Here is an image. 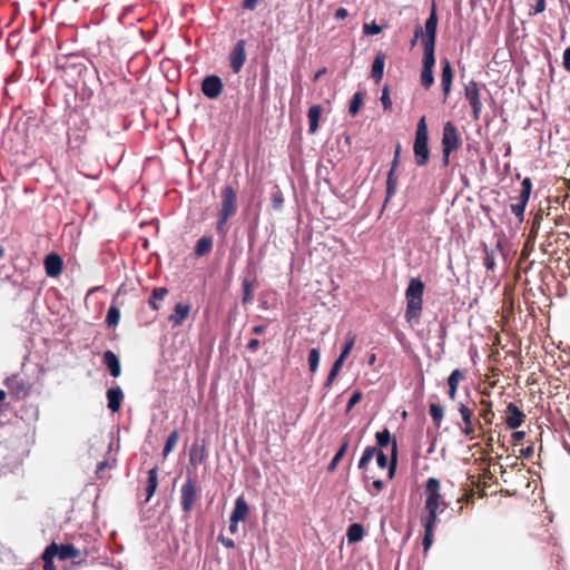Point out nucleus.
<instances>
[{
	"instance_id": "423d86ee",
	"label": "nucleus",
	"mask_w": 570,
	"mask_h": 570,
	"mask_svg": "<svg viewBox=\"0 0 570 570\" xmlns=\"http://www.w3.org/2000/svg\"><path fill=\"white\" fill-rule=\"evenodd\" d=\"M199 500V489L196 479L187 476L180 488V507L184 513L189 514Z\"/></svg>"
},
{
	"instance_id": "72a5a7b5",
	"label": "nucleus",
	"mask_w": 570,
	"mask_h": 570,
	"mask_svg": "<svg viewBox=\"0 0 570 570\" xmlns=\"http://www.w3.org/2000/svg\"><path fill=\"white\" fill-rule=\"evenodd\" d=\"M397 186V178L395 176V170L390 169L387 173L386 179V199L385 203L395 194Z\"/></svg>"
},
{
	"instance_id": "0eeeda50",
	"label": "nucleus",
	"mask_w": 570,
	"mask_h": 570,
	"mask_svg": "<svg viewBox=\"0 0 570 570\" xmlns=\"http://www.w3.org/2000/svg\"><path fill=\"white\" fill-rule=\"evenodd\" d=\"M532 191V181L529 177H525L521 183V189L519 196L517 197V203L510 205L511 212L518 218L520 223L524 219V210L527 204L530 199V195Z\"/></svg>"
},
{
	"instance_id": "f257e3e1",
	"label": "nucleus",
	"mask_w": 570,
	"mask_h": 570,
	"mask_svg": "<svg viewBox=\"0 0 570 570\" xmlns=\"http://www.w3.org/2000/svg\"><path fill=\"white\" fill-rule=\"evenodd\" d=\"M424 283L419 277L411 278L405 291L406 309L405 320L406 322L420 321L423 309V293Z\"/></svg>"
},
{
	"instance_id": "09e8293b",
	"label": "nucleus",
	"mask_w": 570,
	"mask_h": 570,
	"mask_svg": "<svg viewBox=\"0 0 570 570\" xmlns=\"http://www.w3.org/2000/svg\"><path fill=\"white\" fill-rule=\"evenodd\" d=\"M381 102H382L384 110L392 109V100L390 98V90H389L387 86H384L382 89Z\"/></svg>"
},
{
	"instance_id": "052dcab7",
	"label": "nucleus",
	"mask_w": 570,
	"mask_h": 570,
	"mask_svg": "<svg viewBox=\"0 0 570 570\" xmlns=\"http://www.w3.org/2000/svg\"><path fill=\"white\" fill-rule=\"evenodd\" d=\"M453 151L452 150H448V149H443L442 148V165L444 167H448L449 164H450V156Z\"/></svg>"
},
{
	"instance_id": "9b49d317",
	"label": "nucleus",
	"mask_w": 570,
	"mask_h": 570,
	"mask_svg": "<svg viewBox=\"0 0 570 570\" xmlns=\"http://www.w3.org/2000/svg\"><path fill=\"white\" fill-rule=\"evenodd\" d=\"M458 411L461 415L463 425L461 426V433L469 438L470 440L474 439V409L468 406L466 404L460 402L458 404Z\"/></svg>"
},
{
	"instance_id": "6e6d98bb",
	"label": "nucleus",
	"mask_w": 570,
	"mask_h": 570,
	"mask_svg": "<svg viewBox=\"0 0 570 570\" xmlns=\"http://www.w3.org/2000/svg\"><path fill=\"white\" fill-rule=\"evenodd\" d=\"M401 155V144L397 142L394 151V158L392 160L391 169L396 170V167L399 166V159Z\"/></svg>"
},
{
	"instance_id": "ea45409f",
	"label": "nucleus",
	"mask_w": 570,
	"mask_h": 570,
	"mask_svg": "<svg viewBox=\"0 0 570 570\" xmlns=\"http://www.w3.org/2000/svg\"><path fill=\"white\" fill-rule=\"evenodd\" d=\"M179 440V433L177 430H174L167 438L166 440V443H165V446H164V450H163V455L164 456H167L173 450L174 448L177 445V442Z\"/></svg>"
},
{
	"instance_id": "2eb2a0df",
	"label": "nucleus",
	"mask_w": 570,
	"mask_h": 570,
	"mask_svg": "<svg viewBox=\"0 0 570 570\" xmlns=\"http://www.w3.org/2000/svg\"><path fill=\"white\" fill-rule=\"evenodd\" d=\"M245 45V40H238L230 52V68L235 73L240 71L246 61Z\"/></svg>"
},
{
	"instance_id": "864d4df0",
	"label": "nucleus",
	"mask_w": 570,
	"mask_h": 570,
	"mask_svg": "<svg viewBox=\"0 0 570 570\" xmlns=\"http://www.w3.org/2000/svg\"><path fill=\"white\" fill-rule=\"evenodd\" d=\"M376 462H377V465L381 468V469H385V468H390V461H389V458L386 454H384L382 451H379L377 454H376Z\"/></svg>"
},
{
	"instance_id": "79ce46f5",
	"label": "nucleus",
	"mask_w": 570,
	"mask_h": 570,
	"mask_svg": "<svg viewBox=\"0 0 570 570\" xmlns=\"http://www.w3.org/2000/svg\"><path fill=\"white\" fill-rule=\"evenodd\" d=\"M355 341H356V336L354 334H348L346 337V341L343 345V348L341 351V354L337 358L345 362V360L347 358V356L350 355L351 351L354 347Z\"/></svg>"
},
{
	"instance_id": "cd10ccee",
	"label": "nucleus",
	"mask_w": 570,
	"mask_h": 570,
	"mask_svg": "<svg viewBox=\"0 0 570 570\" xmlns=\"http://www.w3.org/2000/svg\"><path fill=\"white\" fill-rule=\"evenodd\" d=\"M213 249V238L210 236H203L196 243L194 254L196 257H202L210 253Z\"/></svg>"
},
{
	"instance_id": "20e7f679",
	"label": "nucleus",
	"mask_w": 570,
	"mask_h": 570,
	"mask_svg": "<svg viewBox=\"0 0 570 570\" xmlns=\"http://www.w3.org/2000/svg\"><path fill=\"white\" fill-rule=\"evenodd\" d=\"M414 160L416 166L423 167L429 163L430 148H429V131L425 116L421 117L417 122L415 139L413 144Z\"/></svg>"
},
{
	"instance_id": "2f4dec72",
	"label": "nucleus",
	"mask_w": 570,
	"mask_h": 570,
	"mask_svg": "<svg viewBox=\"0 0 570 570\" xmlns=\"http://www.w3.org/2000/svg\"><path fill=\"white\" fill-rule=\"evenodd\" d=\"M365 534L364 527L360 523H352L346 532V537L350 543L358 542Z\"/></svg>"
},
{
	"instance_id": "a878e982",
	"label": "nucleus",
	"mask_w": 570,
	"mask_h": 570,
	"mask_svg": "<svg viewBox=\"0 0 570 570\" xmlns=\"http://www.w3.org/2000/svg\"><path fill=\"white\" fill-rule=\"evenodd\" d=\"M81 551L71 543L58 546V558L62 561L81 557Z\"/></svg>"
},
{
	"instance_id": "4d7b16f0",
	"label": "nucleus",
	"mask_w": 570,
	"mask_h": 570,
	"mask_svg": "<svg viewBox=\"0 0 570 570\" xmlns=\"http://www.w3.org/2000/svg\"><path fill=\"white\" fill-rule=\"evenodd\" d=\"M533 453H534L533 443H531L530 445H528L527 448L521 450V456H523L524 459H530L533 455Z\"/></svg>"
},
{
	"instance_id": "5701e85b",
	"label": "nucleus",
	"mask_w": 570,
	"mask_h": 570,
	"mask_svg": "<svg viewBox=\"0 0 570 570\" xmlns=\"http://www.w3.org/2000/svg\"><path fill=\"white\" fill-rule=\"evenodd\" d=\"M249 513V505L246 502L245 498L243 495L238 497L235 500L234 509L230 513V519H234V521H245L247 515Z\"/></svg>"
},
{
	"instance_id": "1a4fd4ad",
	"label": "nucleus",
	"mask_w": 570,
	"mask_h": 570,
	"mask_svg": "<svg viewBox=\"0 0 570 570\" xmlns=\"http://www.w3.org/2000/svg\"><path fill=\"white\" fill-rule=\"evenodd\" d=\"M375 439L380 448H386L390 443L392 444L390 458V479H392L395 474L397 464V442L395 439H392L391 433L386 428L376 432Z\"/></svg>"
},
{
	"instance_id": "6ab92c4d",
	"label": "nucleus",
	"mask_w": 570,
	"mask_h": 570,
	"mask_svg": "<svg viewBox=\"0 0 570 570\" xmlns=\"http://www.w3.org/2000/svg\"><path fill=\"white\" fill-rule=\"evenodd\" d=\"M483 264L488 272H494L497 266V257L502 254V243L500 240L497 242L494 248H489L485 244L483 245Z\"/></svg>"
},
{
	"instance_id": "e2e57ef3",
	"label": "nucleus",
	"mask_w": 570,
	"mask_h": 570,
	"mask_svg": "<svg viewBox=\"0 0 570 570\" xmlns=\"http://www.w3.org/2000/svg\"><path fill=\"white\" fill-rule=\"evenodd\" d=\"M258 0H244L243 8L246 10H254L257 6Z\"/></svg>"
},
{
	"instance_id": "7ed1b4c3",
	"label": "nucleus",
	"mask_w": 570,
	"mask_h": 570,
	"mask_svg": "<svg viewBox=\"0 0 570 570\" xmlns=\"http://www.w3.org/2000/svg\"><path fill=\"white\" fill-rule=\"evenodd\" d=\"M438 16L435 4H433L431 13L425 21V31L422 38L423 53V69H433L435 63L434 48L436 40Z\"/></svg>"
},
{
	"instance_id": "338daca9",
	"label": "nucleus",
	"mask_w": 570,
	"mask_h": 570,
	"mask_svg": "<svg viewBox=\"0 0 570 570\" xmlns=\"http://www.w3.org/2000/svg\"><path fill=\"white\" fill-rule=\"evenodd\" d=\"M372 487L374 488L375 492L377 493V492H381L383 490L384 483H383L382 480L377 479V480H374L372 482Z\"/></svg>"
},
{
	"instance_id": "4c0bfd02",
	"label": "nucleus",
	"mask_w": 570,
	"mask_h": 570,
	"mask_svg": "<svg viewBox=\"0 0 570 570\" xmlns=\"http://www.w3.org/2000/svg\"><path fill=\"white\" fill-rule=\"evenodd\" d=\"M120 321V311L117 306L111 305L108 308L106 324L108 327H116Z\"/></svg>"
},
{
	"instance_id": "69168bd1",
	"label": "nucleus",
	"mask_w": 570,
	"mask_h": 570,
	"mask_svg": "<svg viewBox=\"0 0 570 570\" xmlns=\"http://www.w3.org/2000/svg\"><path fill=\"white\" fill-rule=\"evenodd\" d=\"M423 35H424V33H423V31H422V28H421L420 26H417V27L415 28V31H414V37H413V39L411 40V46H412V47H414V46H415V43H416V41H417V39H419V37H420V36H422V37H423Z\"/></svg>"
},
{
	"instance_id": "de8ad7c7",
	"label": "nucleus",
	"mask_w": 570,
	"mask_h": 570,
	"mask_svg": "<svg viewBox=\"0 0 570 570\" xmlns=\"http://www.w3.org/2000/svg\"><path fill=\"white\" fill-rule=\"evenodd\" d=\"M463 379H464V373L461 370L455 368L452 371V373L450 374V376L448 379V385L458 387L460 381H462Z\"/></svg>"
},
{
	"instance_id": "bb28decb",
	"label": "nucleus",
	"mask_w": 570,
	"mask_h": 570,
	"mask_svg": "<svg viewBox=\"0 0 570 570\" xmlns=\"http://www.w3.org/2000/svg\"><path fill=\"white\" fill-rule=\"evenodd\" d=\"M158 487V466H154L148 471L147 487H146V502H148L155 494Z\"/></svg>"
},
{
	"instance_id": "a18cd8bd",
	"label": "nucleus",
	"mask_w": 570,
	"mask_h": 570,
	"mask_svg": "<svg viewBox=\"0 0 570 570\" xmlns=\"http://www.w3.org/2000/svg\"><path fill=\"white\" fill-rule=\"evenodd\" d=\"M434 82L433 69H423L421 71V85L430 89Z\"/></svg>"
},
{
	"instance_id": "5fc2aeb1",
	"label": "nucleus",
	"mask_w": 570,
	"mask_h": 570,
	"mask_svg": "<svg viewBox=\"0 0 570 570\" xmlns=\"http://www.w3.org/2000/svg\"><path fill=\"white\" fill-rule=\"evenodd\" d=\"M218 541L227 549H234L236 547L234 540L226 538L224 534L218 535Z\"/></svg>"
},
{
	"instance_id": "603ef678",
	"label": "nucleus",
	"mask_w": 570,
	"mask_h": 570,
	"mask_svg": "<svg viewBox=\"0 0 570 570\" xmlns=\"http://www.w3.org/2000/svg\"><path fill=\"white\" fill-rule=\"evenodd\" d=\"M362 396L361 391H355L347 402L346 411H351L362 400Z\"/></svg>"
},
{
	"instance_id": "393cba45",
	"label": "nucleus",
	"mask_w": 570,
	"mask_h": 570,
	"mask_svg": "<svg viewBox=\"0 0 570 570\" xmlns=\"http://www.w3.org/2000/svg\"><path fill=\"white\" fill-rule=\"evenodd\" d=\"M322 107L320 105H313L307 112L308 117V132L315 134L318 129V121L322 115Z\"/></svg>"
},
{
	"instance_id": "7c9ffc66",
	"label": "nucleus",
	"mask_w": 570,
	"mask_h": 570,
	"mask_svg": "<svg viewBox=\"0 0 570 570\" xmlns=\"http://www.w3.org/2000/svg\"><path fill=\"white\" fill-rule=\"evenodd\" d=\"M348 444H350V439H348V436H345L342 445L340 446L338 451L336 452V454L334 455V458L332 459V461L330 462V464L327 466L328 472L335 471V469L337 468V464L345 455V453L348 449Z\"/></svg>"
},
{
	"instance_id": "c9c22d12",
	"label": "nucleus",
	"mask_w": 570,
	"mask_h": 570,
	"mask_svg": "<svg viewBox=\"0 0 570 570\" xmlns=\"http://www.w3.org/2000/svg\"><path fill=\"white\" fill-rule=\"evenodd\" d=\"M242 289H243V297H242V303L243 304H248L249 302L253 301V281L245 277L242 282Z\"/></svg>"
},
{
	"instance_id": "c756f323",
	"label": "nucleus",
	"mask_w": 570,
	"mask_h": 570,
	"mask_svg": "<svg viewBox=\"0 0 570 570\" xmlns=\"http://www.w3.org/2000/svg\"><path fill=\"white\" fill-rule=\"evenodd\" d=\"M482 409L479 411V417H481L485 424H492L495 416L492 410V402L485 399L480 401Z\"/></svg>"
},
{
	"instance_id": "4be33fe9",
	"label": "nucleus",
	"mask_w": 570,
	"mask_h": 570,
	"mask_svg": "<svg viewBox=\"0 0 570 570\" xmlns=\"http://www.w3.org/2000/svg\"><path fill=\"white\" fill-rule=\"evenodd\" d=\"M108 400V409L111 412H118L124 401V392L119 386L110 387L106 393Z\"/></svg>"
},
{
	"instance_id": "c85d7f7f",
	"label": "nucleus",
	"mask_w": 570,
	"mask_h": 570,
	"mask_svg": "<svg viewBox=\"0 0 570 570\" xmlns=\"http://www.w3.org/2000/svg\"><path fill=\"white\" fill-rule=\"evenodd\" d=\"M422 524L424 527V537L422 540V546H423L424 552H426L432 546L436 522L422 521Z\"/></svg>"
},
{
	"instance_id": "4468645a",
	"label": "nucleus",
	"mask_w": 570,
	"mask_h": 570,
	"mask_svg": "<svg viewBox=\"0 0 570 570\" xmlns=\"http://www.w3.org/2000/svg\"><path fill=\"white\" fill-rule=\"evenodd\" d=\"M504 413V422L511 430L520 428L525 421L524 412L513 402L508 403Z\"/></svg>"
},
{
	"instance_id": "bf43d9fd",
	"label": "nucleus",
	"mask_w": 570,
	"mask_h": 570,
	"mask_svg": "<svg viewBox=\"0 0 570 570\" xmlns=\"http://www.w3.org/2000/svg\"><path fill=\"white\" fill-rule=\"evenodd\" d=\"M261 342L257 338H250L247 343V348L255 353L259 348Z\"/></svg>"
},
{
	"instance_id": "680f3d73",
	"label": "nucleus",
	"mask_w": 570,
	"mask_h": 570,
	"mask_svg": "<svg viewBox=\"0 0 570 570\" xmlns=\"http://www.w3.org/2000/svg\"><path fill=\"white\" fill-rule=\"evenodd\" d=\"M524 438H525V432H523V431H515L512 434V441L514 444L521 442Z\"/></svg>"
},
{
	"instance_id": "412c9836",
	"label": "nucleus",
	"mask_w": 570,
	"mask_h": 570,
	"mask_svg": "<svg viewBox=\"0 0 570 570\" xmlns=\"http://www.w3.org/2000/svg\"><path fill=\"white\" fill-rule=\"evenodd\" d=\"M102 363L107 366L112 377L120 376L121 365L118 356L112 351L108 350L104 353Z\"/></svg>"
},
{
	"instance_id": "37998d69",
	"label": "nucleus",
	"mask_w": 570,
	"mask_h": 570,
	"mask_svg": "<svg viewBox=\"0 0 570 570\" xmlns=\"http://www.w3.org/2000/svg\"><path fill=\"white\" fill-rule=\"evenodd\" d=\"M543 219V212L542 209H539L537 212V214L534 215V218H533V222H532V226H531V229H530V233H529V238L527 240V244L525 246L529 244V242L532 239V238H535L537 235H538V230L540 228V224H541V220Z\"/></svg>"
},
{
	"instance_id": "8fccbe9b",
	"label": "nucleus",
	"mask_w": 570,
	"mask_h": 570,
	"mask_svg": "<svg viewBox=\"0 0 570 570\" xmlns=\"http://www.w3.org/2000/svg\"><path fill=\"white\" fill-rule=\"evenodd\" d=\"M363 31L367 36H375L382 31V27L373 21L371 23H365L363 27Z\"/></svg>"
},
{
	"instance_id": "a19ab883",
	"label": "nucleus",
	"mask_w": 570,
	"mask_h": 570,
	"mask_svg": "<svg viewBox=\"0 0 570 570\" xmlns=\"http://www.w3.org/2000/svg\"><path fill=\"white\" fill-rule=\"evenodd\" d=\"M343 364H344V361L336 358V361L334 362V364L325 380V383H324L325 387H330L333 384V382H334L335 377L337 376L338 372L341 371Z\"/></svg>"
},
{
	"instance_id": "dca6fc26",
	"label": "nucleus",
	"mask_w": 570,
	"mask_h": 570,
	"mask_svg": "<svg viewBox=\"0 0 570 570\" xmlns=\"http://www.w3.org/2000/svg\"><path fill=\"white\" fill-rule=\"evenodd\" d=\"M453 81V69L450 61L445 58L442 60V72H441V87L443 91V102H445L450 96L451 87Z\"/></svg>"
},
{
	"instance_id": "9d476101",
	"label": "nucleus",
	"mask_w": 570,
	"mask_h": 570,
	"mask_svg": "<svg viewBox=\"0 0 570 570\" xmlns=\"http://www.w3.org/2000/svg\"><path fill=\"white\" fill-rule=\"evenodd\" d=\"M441 145L443 149L452 151H455L462 145L460 132L451 121H446L443 126Z\"/></svg>"
},
{
	"instance_id": "f03ea898",
	"label": "nucleus",
	"mask_w": 570,
	"mask_h": 570,
	"mask_svg": "<svg viewBox=\"0 0 570 570\" xmlns=\"http://www.w3.org/2000/svg\"><path fill=\"white\" fill-rule=\"evenodd\" d=\"M424 488L426 493V499L424 503V510L426 512V515H423L421 518V521L438 523L439 513L442 512L448 507V504L444 501H442V497L440 493V481L436 478H429L425 482Z\"/></svg>"
},
{
	"instance_id": "0e129e2a",
	"label": "nucleus",
	"mask_w": 570,
	"mask_h": 570,
	"mask_svg": "<svg viewBox=\"0 0 570 570\" xmlns=\"http://www.w3.org/2000/svg\"><path fill=\"white\" fill-rule=\"evenodd\" d=\"M228 530L230 534H236L238 532V521H234V519L229 518Z\"/></svg>"
},
{
	"instance_id": "c03bdc74",
	"label": "nucleus",
	"mask_w": 570,
	"mask_h": 570,
	"mask_svg": "<svg viewBox=\"0 0 570 570\" xmlns=\"http://www.w3.org/2000/svg\"><path fill=\"white\" fill-rule=\"evenodd\" d=\"M320 363V350L318 348H312L308 353V367L311 373H315L318 368Z\"/></svg>"
},
{
	"instance_id": "39448f33",
	"label": "nucleus",
	"mask_w": 570,
	"mask_h": 570,
	"mask_svg": "<svg viewBox=\"0 0 570 570\" xmlns=\"http://www.w3.org/2000/svg\"><path fill=\"white\" fill-rule=\"evenodd\" d=\"M236 191L232 186H225L222 190V207L218 213L217 230L223 233L227 220L236 213Z\"/></svg>"
},
{
	"instance_id": "aec40b11",
	"label": "nucleus",
	"mask_w": 570,
	"mask_h": 570,
	"mask_svg": "<svg viewBox=\"0 0 570 570\" xmlns=\"http://www.w3.org/2000/svg\"><path fill=\"white\" fill-rule=\"evenodd\" d=\"M189 313V304L177 303L174 307V313L168 316V322L173 324V327H178L188 318Z\"/></svg>"
},
{
	"instance_id": "e433bc0d",
	"label": "nucleus",
	"mask_w": 570,
	"mask_h": 570,
	"mask_svg": "<svg viewBox=\"0 0 570 570\" xmlns=\"http://www.w3.org/2000/svg\"><path fill=\"white\" fill-rule=\"evenodd\" d=\"M377 450L375 446H366L360 461H358V464H357V468L361 469V470H365L368 462L373 459L374 455L377 454Z\"/></svg>"
},
{
	"instance_id": "a211bd4d",
	"label": "nucleus",
	"mask_w": 570,
	"mask_h": 570,
	"mask_svg": "<svg viewBox=\"0 0 570 570\" xmlns=\"http://www.w3.org/2000/svg\"><path fill=\"white\" fill-rule=\"evenodd\" d=\"M207 458L205 440H195L189 450V463L191 465L202 464Z\"/></svg>"
},
{
	"instance_id": "6e6552de",
	"label": "nucleus",
	"mask_w": 570,
	"mask_h": 570,
	"mask_svg": "<svg viewBox=\"0 0 570 570\" xmlns=\"http://www.w3.org/2000/svg\"><path fill=\"white\" fill-rule=\"evenodd\" d=\"M464 97L472 108V117L475 121L481 118L482 102L479 83L474 80H470L464 86Z\"/></svg>"
},
{
	"instance_id": "f8f14e48",
	"label": "nucleus",
	"mask_w": 570,
	"mask_h": 570,
	"mask_svg": "<svg viewBox=\"0 0 570 570\" xmlns=\"http://www.w3.org/2000/svg\"><path fill=\"white\" fill-rule=\"evenodd\" d=\"M9 393L17 400L24 399L29 394V385L20 375L14 374L9 376L4 382Z\"/></svg>"
},
{
	"instance_id": "774afa93",
	"label": "nucleus",
	"mask_w": 570,
	"mask_h": 570,
	"mask_svg": "<svg viewBox=\"0 0 570 570\" xmlns=\"http://www.w3.org/2000/svg\"><path fill=\"white\" fill-rule=\"evenodd\" d=\"M266 331V325H255L253 328H252V333L255 334V335H261L263 334L264 332Z\"/></svg>"
},
{
	"instance_id": "13d9d810",
	"label": "nucleus",
	"mask_w": 570,
	"mask_h": 570,
	"mask_svg": "<svg viewBox=\"0 0 570 570\" xmlns=\"http://www.w3.org/2000/svg\"><path fill=\"white\" fill-rule=\"evenodd\" d=\"M563 68L567 71H570V47H568L563 52Z\"/></svg>"
},
{
	"instance_id": "49530a36",
	"label": "nucleus",
	"mask_w": 570,
	"mask_h": 570,
	"mask_svg": "<svg viewBox=\"0 0 570 570\" xmlns=\"http://www.w3.org/2000/svg\"><path fill=\"white\" fill-rule=\"evenodd\" d=\"M56 556L58 557V544L52 542L45 549L41 558H42L43 562H47V561H53V558Z\"/></svg>"
},
{
	"instance_id": "f704fd0d",
	"label": "nucleus",
	"mask_w": 570,
	"mask_h": 570,
	"mask_svg": "<svg viewBox=\"0 0 570 570\" xmlns=\"http://www.w3.org/2000/svg\"><path fill=\"white\" fill-rule=\"evenodd\" d=\"M364 100V92L357 91L353 95V98L350 102L348 112L351 116H356L360 111Z\"/></svg>"
},
{
	"instance_id": "b1692460",
	"label": "nucleus",
	"mask_w": 570,
	"mask_h": 570,
	"mask_svg": "<svg viewBox=\"0 0 570 570\" xmlns=\"http://www.w3.org/2000/svg\"><path fill=\"white\" fill-rule=\"evenodd\" d=\"M386 55L383 51L376 53L371 69V77L379 83L384 75Z\"/></svg>"
},
{
	"instance_id": "f3484780",
	"label": "nucleus",
	"mask_w": 570,
	"mask_h": 570,
	"mask_svg": "<svg viewBox=\"0 0 570 570\" xmlns=\"http://www.w3.org/2000/svg\"><path fill=\"white\" fill-rule=\"evenodd\" d=\"M46 274L49 277H58L63 268V262L60 255L50 253L45 257L43 261Z\"/></svg>"
},
{
	"instance_id": "58836bf2",
	"label": "nucleus",
	"mask_w": 570,
	"mask_h": 570,
	"mask_svg": "<svg viewBox=\"0 0 570 570\" xmlns=\"http://www.w3.org/2000/svg\"><path fill=\"white\" fill-rule=\"evenodd\" d=\"M429 413L436 428H440L443 420V407L436 403H431L429 406Z\"/></svg>"
},
{
	"instance_id": "473e14b6",
	"label": "nucleus",
	"mask_w": 570,
	"mask_h": 570,
	"mask_svg": "<svg viewBox=\"0 0 570 570\" xmlns=\"http://www.w3.org/2000/svg\"><path fill=\"white\" fill-rule=\"evenodd\" d=\"M168 294V289L166 287H156L154 288L150 297H149V306L154 309V311H158L159 309V304L157 303L158 301H161L165 298V296Z\"/></svg>"
},
{
	"instance_id": "3c124183",
	"label": "nucleus",
	"mask_w": 570,
	"mask_h": 570,
	"mask_svg": "<svg viewBox=\"0 0 570 570\" xmlns=\"http://www.w3.org/2000/svg\"><path fill=\"white\" fill-rule=\"evenodd\" d=\"M546 10V0H534V4L529 10V16H535Z\"/></svg>"
},
{
	"instance_id": "ddd939ff",
	"label": "nucleus",
	"mask_w": 570,
	"mask_h": 570,
	"mask_svg": "<svg viewBox=\"0 0 570 570\" xmlns=\"http://www.w3.org/2000/svg\"><path fill=\"white\" fill-rule=\"evenodd\" d=\"M224 90L222 79L216 75L207 76L202 81V92L208 99H217Z\"/></svg>"
}]
</instances>
